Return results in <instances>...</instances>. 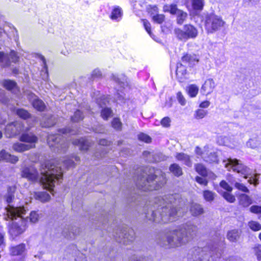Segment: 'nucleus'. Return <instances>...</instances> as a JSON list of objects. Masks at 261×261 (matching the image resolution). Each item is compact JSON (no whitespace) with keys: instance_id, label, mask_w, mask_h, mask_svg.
<instances>
[{"instance_id":"obj_43","label":"nucleus","mask_w":261,"mask_h":261,"mask_svg":"<svg viewBox=\"0 0 261 261\" xmlns=\"http://www.w3.org/2000/svg\"><path fill=\"white\" fill-rule=\"evenodd\" d=\"M207 114V111L206 110L199 109L195 112L194 117L196 119H201L203 118Z\"/></svg>"},{"instance_id":"obj_17","label":"nucleus","mask_w":261,"mask_h":261,"mask_svg":"<svg viewBox=\"0 0 261 261\" xmlns=\"http://www.w3.org/2000/svg\"><path fill=\"white\" fill-rule=\"evenodd\" d=\"M17 123H12L6 127V134L8 137H12L19 134L21 128Z\"/></svg>"},{"instance_id":"obj_41","label":"nucleus","mask_w":261,"mask_h":261,"mask_svg":"<svg viewBox=\"0 0 261 261\" xmlns=\"http://www.w3.org/2000/svg\"><path fill=\"white\" fill-rule=\"evenodd\" d=\"M240 234V232L238 230H232L229 231L227 233V239L231 242L237 241Z\"/></svg>"},{"instance_id":"obj_42","label":"nucleus","mask_w":261,"mask_h":261,"mask_svg":"<svg viewBox=\"0 0 261 261\" xmlns=\"http://www.w3.org/2000/svg\"><path fill=\"white\" fill-rule=\"evenodd\" d=\"M17 115L23 119H27L31 117L30 114L26 110L23 109H19L16 110Z\"/></svg>"},{"instance_id":"obj_22","label":"nucleus","mask_w":261,"mask_h":261,"mask_svg":"<svg viewBox=\"0 0 261 261\" xmlns=\"http://www.w3.org/2000/svg\"><path fill=\"white\" fill-rule=\"evenodd\" d=\"M56 123V118L50 115H46L43 117L40 124L42 127H49L53 126Z\"/></svg>"},{"instance_id":"obj_58","label":"nucleus","mask_w":261,"mask_h":261,"mask_svg":"<svg viewBox=\"0 0 261 261\" xmlns=\"http://www.w3.org/2000/svg\"><path fill=\"white\" fill-rule=\"evenodd\" d=\"M177 99L178 100V102L182 106H185L186 103V100L185 97L182 95V93L180 92H178L177 93Z\"/></svg>"},{"instance_id":"obj_11","label":"nucleus","mask_w":261,"mask_h":261,"mask_svg":"<svg viewBox=\"0 0 261 261\" xmlns=\"http://www.w3.org/2000/svg\"><path fill=\"white\" fill-rule=\"evenodd\" d=\"M175 32L180 40H186L190 38H195L198 35L197 29L191 24L185 25L183 30L178 29H176Z\"/></svg>"},{"instance_id":"obj_61","label":"nucleus","mask_w":261,"mask_h":261,"mask_svg":"<svg viewBox=\"0 0 261 261\" xmlns=\"http://www.w3.org/2000/svg\"><path fill=\"white\" fill-rule=\"evenodd\" d=\"M250 211L252 213L256 214H261V206L258 205H253L250 207Z\"/></svg>"},{"instance_id":"obj_5","label":"nucleus","mask_w":261,"mask_h":261,"mask_svg":"<svg viewBox=\"0 0 261 261\" xmlns=\"http://www.w3.org/2000/svg\"><path fill=\"white\" fill-rule=\"evenodd\" d=\"M196 226L191 223L161 234L158 243L163 247H175L188 242L195 234Z\"/></svg>"},{"instance_id":"obj_57","label":"nucleus","mask_w":261,"mask_h":261,"mask_svg":"<svg viewBox=\"0 0 261 261\" xmlns=\"http://www.w3.org/2000/svg\"><path fill=\"white\" fill-rule=\"evenodd\" d=\"M220 186L221 188L225 190L226 191V192H231L232 190V188L224 180H222L220 183Z\"/></svg>"},{"instance_id":"obj_3","label":"nucleus","mask_w":261,"mask_h":261,"mask_svg":"<svg viewBox=\"0 0 261 261\" xmlns=\"http://www.w3.org/2000/svg\"><path fill=\"white\" fill-rule=\"evenodd\" d=\"M16 190L15 186L9 187L7 193L5 195L6 201L9 204L6 208L8 218L13 221L9 229L10 234L15 237L23 233L27 228V221L23 218L26 210L23 207H14L10 205L14 198Z\"/></svg>"},{"instance_id":"obj_46","label":"nucleus","mask_w":261,"mask_h":261,"mask_svg":"<svg viewBox=\"0 0 261 261\" xmlns=\"http://www.w3.org/2000/svg\"><path fill=\"white\" fill-rule=\"evenodd\" d=\"M96 103L100 107L102 108L103 106H106L108 102V98L105 95L100 96L99 98H96Z\"/></svg>"},{"instance_id":"obj_64","label":"nucleus","mask_w":261,"mask_h":261,"mask_svg":"<svg viewBox=\"0 0 261 261\" xmlns=\"http://www.w3.org/2000/svg\"><path fill=\"white\" fill-rule=\"evenodd\" d=\"M161 124L164 126V127H168L170 125V119L168 117H164L162 120H161Z\"/></svg>"},{"instance_id":"obj_9","label":"nucleus","mask_w":261,"mask_h":261,"mask_svg":"<svg viewBox=\"0 0 261 261\" xmlns=\"http://www.w3.org/2000/svg\"><path fill=\"white\" fill-rule=\"evenodd\" d=\"M225 22L222 19L214 14L206 15L204 20L205 28L208 33H213L223 27Z\"/></svg>"},{"instance_id":"obj_59","label":"nucleus","mask_w":261,"mask_h":261,"mask_svg":"<svg viewBox=\"0 0 261 261\" xmlns=\"http://www.w3.org/2000/svg\"><path fill=\"white\" fill-rule=\"evenodd\" d=\"M101 72L99 69H95L91 73V77L93 79L99 78L101 76Z\"/></svg>"},{"instance_id":"obj_30","label":"nucleus","mask_w":261,"mask_h":261,"mask_svg":"<svg viewBox=\"0 0 261 261\" xmlns=\"http://www.w3.org/2000/svg\"><path fill=\"white\" fill-rule=\"evenodd\" d=\"M41 60L42 61V66H43V67L40 72V76L41 77V79L44 81H46L48 80V73L47 66L46 64L45 60L43 57H41Z\"/></svg>"},{"instance_id":"obj_6","label":"nucleus","mask_w":261,"mask_h":261,"mask_svg":"<svg viewBox=\"0 0 261 261\" xmlns=\"http://www.w3.org/2000/svg\"><path fill=\"white\" fill-rule=\"evenodd\" d=\"M140 171L143 173L138 175L136 185L143 191L158 190L166 182L165 174L160 170L146 167Z\"/></svg>"},{"instance_id":"obj_55","label":"nucleus","mask_w":261,"mask_h":261,"mask_svg":"<svg viewBox=\"0 0 261 261\" xmlns=\"http://www.w3.org/2000/svg\"><path fill=\"white\" fill-rule=\"evenodd\" d=\"M204 160L208 162H217L218 161L217 156L215 153H211L207 158H204Z\"/></svg>"},{"instance_id":"obj_16","label":"nucleus","mask_w":261,"mask_h":261,"mask_svg":"<svg viewBox=\"0 0 261 261\" xmlns=\"http://www.w3.org/2000/svg\"><path fill=\"white\" fill-rule=\"evenodd\" d=\"M143 155L149 162H160L166 159L165 156L161 153H153L148 151H144Z\"/></svg>"},{"instance_id":"obj_13","label":"nucleus","mask_w":261,"mask_h":261,"mask_svg":"<svg viewBox=\"0 0 261 261\" xmlns=\"http://www.w3.org/2000/svg\"><path fill=\"white\" fill-rule=\"evenodd\" d=\"M29 100L32 103L33 107L39 111H43L45 109V105L43 101L39 99L38 97L31 92L25 93Z\"/></svg>"},{"instance_id":"obj_31","label":"nucleus","mask_w":261,"mask_h":261,"mask_svg":"<svg viewBox=\"0 0 261 261\" xmlns=\"http://www.w3.org/2000/svg\"><path fill=\"white\" fill-rule=\"evenodd\" d=\"M261 145V140L258 136H254L250 138L247 142V146L251 148H255Z\"/></svg>"},{"instance_id":"obj_34","label":"nucleus","mask_w":261,"mask_h":261,"mask_svg":"<svg viewBox=\"0 0 261 261\" xmlns=\"http://www.w3.org/2000/svg\"><path fill=\"white\" fill-rule=\"evenodd\" d=\"M82 108L81 107V109L77 110L73 115V116H71V121L72 122H79L82 120L84 117V111H82Z\"/></svg>"},{"instance_id":"obj_50","label":"nucleus","mask_w":261,"mask_h":261,"mask_svg":"<svg viewBox=\"0 0 261 261\" xmlns=\"http://www.w3.org/2000/svg\"><path fill=\"white\" fill-rule=\"evenodd\" d=\"M152 19L154 22L161 24L164 21L165 16L163 14H156L153 16Z\"/></svg>"},{"instance_id":"obj_29","label":"nucleus","mask_w":261,"mask_h":261,"mask_svg":"<svg viewBox=\"0 0 261 261\" xmlns=\"http://www.w3.org/2000/svg\"><path fill=\"white\" fill-rule=\"evenodd\" d=\"M240 205L243 207H248L252 203L251 198L245 194H242L239 197Z\"/></svg>"},{"instance_id":"obj_38","label":"nucleus","mask_w":261,"mask_h":261,"mask_svg":"<svg viewBox=\"0 0 261 261\" xmlns=\"http://www.w3.org/2000/svg\"><path fill=\"white\" fill-rule=\"evenodd\" d=\"M198 87L194 84L190 85L187 87L188 93L191 97H195L198 94Z\"/></svg>"},{"instance_id":"obj_63","label":"nucleus","mask_w":261,"mask_h":261,"mask_svg":"<svg viewBox=\"0 0 261 261\" xmlns=\"http://www.w3.org/2000/svg\"><path fill=\"white\" fill-rule=\"evenodd\" d=\"M196 181L200 185L206 186L207 184V180L203 177L197 176L196 177Z\"/></svg>"},{"instance_id":"obj_32","label":"nucleus","mask_w":261,"mask_h":261,"mask_svg":"<svg viewBox=\"0 0 261 261\" xmlns=\"http://www.w3.org/2000/svg\"><path fill=\"white\" fill-rule=\"evenodd\" d=\"M190 211L192 215L197 216L202 214L203 213V210L202 206L197 203H193L191 206Z\"/></svg>"},{"instance_id":"obj_2","label":"nucleus","mask_w":261,"mask_h":261,"mask_svg":"<svg viewBox=\"0 0 261 261\" xmlns=\"http://www.w3.org/2000/svg\"><path fill=\"white\" fill-rule=\"evenodd\" d=\"M177 194L158 196L149 201L145 207L146 219L156 223H166L175 221L180 216L176 206L179 202Z\"/></svg>"},{"instance_id":"obj_62","label":"nucleus","mask_w":261,"mask_h":261,"mask_svg":"<svg viewBox=\"0 0 261 261\" xmlns=\"http://www.w3.org/2000/svg\"><path fill=\"white\" fill-rule=\"evenodd\" d=\"M0 101L6 105H8V98L5 95V92L3 90H0Z\"/></svg>"},{"instance_id":"obj_44","label":"nucleus","mask_w":261,"mask_h":261,"mask_svg":"<svg viewBox=\"0 0 261 261\" xmlns=\"http://www.w3.org/2000/svg\"><path fill=\"white\" fill-rule=\"evenodd\" d=\"M248 226L251 230L254 231L261 230V224L257 221H251L249 222Z\"/></svg>"},{"instance_id":"obj_18","label":"nucleus","mask_w":261,"mask_h":261,"mask_svg":"<svg viewBox=\"0 0 261 261\" xmlns=\"http://www.w3.org/2000/svg\"><path fill=\"white\" fill-rule=\"evenodd\" d=\"M217 142L220 145H224L233 148L237 146V143L233 139L226 136H220L217 138Z\"/></svg>"},{"instance_id":"obj_21","label":"nucleus","mask_w":261,"mask_h":261,"mask_svg":"<svg viewBox=\"0 0 261 261\" xmlns=\"http://www.w3.org/2000/svg\"><path fill=\"white\" fill-rule=\"evenodd\" d=\"M20 141L27 142L28 144L35 146V143L37 141V137L32 133H23L20 137Z\"/></svg>"},{"instance_id":"obj_8","label":"nucleus","mask_w":261,"mask_h":261,"mask_svg":"<svg viewBox=\"0 0 261 261\" xmlns=\"http://www.w3.org/2000/svg\"><path fill=\"white\" fill-rule=\"evenodd\" d=\"M76 130L69 128H63L58 130L57 134H50L47 137V143L49 147L57 152H64L68 147V143L64 139L63 135L67 136L76 135Z\"/></svg>"},{"instance_id":"obj_23","label":"nucleus","mask_w":261,"mask_h":261,"mask_svg":"<svg viewBox=\"0 0 261 261\" xmlns=\"http://www.w3.org/2000/svg\"><path fill=\"white\" fill-rule=\"evenodd\" d=\"M3 86L6 89L11 91L12 93L17 94L19 89L17 86L16 82L10 80H6L3 82Z\"/></svg>"},{"instance_id":"obj_60","label":"nucleus","mask_w":261,"mask_h":261,"mask_svg":"<svg viewBox=\"0 0 261 261\" xmlns=\"http://www.w3.org/2000/svg\"><path fill=\"white\" fill-rule=\"evenodd\" d=\"M254 252L258 260H261V245H257L254 247Z\"/></svg>"},{"instance_id":"obj_54","label":"nucleus","mask_w":261,"mask_h":261,"mask_svg":"<svg viewBox=\"0 0 261 261\" xmlns=\"http://www.w3.org/2000/svg\"><path fill=\"white\" fill-rule=\"evenodd\" d=\"M235 187L239 190H241L244 192H248L249 190L248 188L244 185L243 184H241L238 182H235L234 184Z\"/></svg>"},{"instance_id":"obj_53","label":"nucleus","mask_w":261,"mask_h":261,"mask_svg":"<svg viewBox=\"0 0 261 261\" xmlns=\"http://www.w3.org/2000/svg\"><path fill=\"white\" fill-rule=\"evenodd\" d=\"M124 95H125V94H124L123 90L118 89L117 94H116V98L117 99V101L119 100L121 102H122L123 100L124 99Z\"/></svg>"},{"instance_id":"obj_35","label":"nucleus","mask_w":261,"mask_h":261,"mask_svg":"<svg viewBox=\"0 0 261 261\" xmlns=\"http://www.w3.org/2000/svg\"><path fill=\"white\" fill-rule=\"evenodd\" d=\"M112 79L116 83V84L120 86V88H124V86H125L124 76L121 75V77H119L118 75L113 74L112 75Z\"/></svg>"},{"instance_id":"obj_40","label":"nucleus","mask_w":261,"mask_h":261,"mask_svg":"<svg viewBox=\"0 0 261 261\" xmlns=\"http://www.w3.org/2000/svg\"><path fill=\"white\" fill-rule=\"evenodd\" d=\"M217 191L227 201L232 203L235 201V197L230 194L231 192H223L222 190L219 189Z\"/></svg>"},{"instance_id":"obj_14","label":"nucleus","mask_w":261,"mask_h":261,"mask_svg":"<svg viewBox=\"0 0 261 261\" xmlns=\"http://www.w3.org/2000/svg\"><path fill=\"white\" fill-rule=\"evenodd\" d=\"M216 85L213 79L206 80L201 88V92L203 95H207L211 94L215 89Z\"/></svg>"},{"instance_id":"obj_7","label":"nucleus","mask_w":261,"mask_h":261,"mask_svg":"<svg viewBox=\"0 0 261 261\" xmlns=\"http://www.w3.org/2000/svg\"><path fill=\"white\" fill-rule=\"evenodd\" d=\"M223 164L228 170H232L233 171L243 175L244 178H249L248 181L250 184L256 186L258 184L259 175L252 174V170L244 165L241 161L228 158L224 160Z\"/></svg>"},{"instance_id":"obj_4","label":"nucleus","mask_w":261,"mask_h":261,"mask_svg":"<svg viewBox=\"0 0 261 261\" xmlns=\"http://www.w3.org/2000/svg\"><path fill=\"white\" fill-rule=\"evenodd\" d=\"M224 238L220 235L207 243L206 245L194 248L191 251L189 261H222L220 258L224 247Z\"/></svg>"},{"instance_id":"obj_19","label":"nucleus","mask_w":261,"mask_h":261,"mask_svg":"<svg viewBox=\"0 0 261 261\" xmlns=\"http://www.w3.org/2000/svg\"><path fill=\"white\" fill-rule=\"evenodd\" d=\"M176 74L179 82H184L188 78L186 69L181 63L177 64Z\"/></svg>"},{"instance_id":"obj_56","label":"nucleus","mask_w":261,"mask_h":261,"mask_svg":"<svg viewBox=\"0 0 261 261\" xmlns=\"http://www.w3.org/2000/svg\"><path fill=\"white\" fill-rule=\"evenodd\" d=\"M39 215L36 212H32L30 215V220L32 223H36L38 221Z\"/></svg>"},{"instance_id":"obj_1","label":"nucleus","mask_w":261,"mask_h":261,"mask_svg":"<svg viewBox=\"0 0 261 261\" xmlns=\"http://www.w3.org/2000/svg\"><path fill=\"white\" fill-rule=\"evenodd\" d=\"M79 160L78 156H74L63 158L61 164L57 160L48 161L41 164L39 173L33 166L26 167L22 168L21 176L32 181H39L44 189L51 193L55 184L62 179L64 169L74 167V161Z\"/></svg>"},{"instance_id":"obj_49","label":"nucleus","mask_w":261,"mask_h":261,"mask_svg":"<svg viewBox=\"0 0 261 261\" xmlns=\"http://www.w3.org/2000/svg\"><path fill=\"white\" fill-rule=\"evenodd\" d=\"M62 233L65 237L69 239L73 238L75 236L74 233L70 231V229L69 226L63 230Z\"/></svg>"},{"instance_id":"obj_24","label":"nucleus","mask_w":261,"mask_h":261,"mask_svg":"<svg viewBox=\"0 0 261 261\" xmlns=\"http://www.w3.org/2000/svg\"><path fill=\"white\" fill-rule=\"evenodd\" d=\"M72 143L74 145L79 146L82 150H87L90 147V142L86 138H81L73 140Z\"/></svg>"},{"instance_id":"obj_52","label":"nucleus","mask_w":261,"mask_h":261,"mask_svg":"<svg viewBox=\"0 0 261 261\" xmlns=\"http://www.w3.org/2000/svg\"><path fill=\"white\" fill-rule=\"evenodd\" d=\"M138 139L146 143H149L151 142V138L146 134L141 133L138 135Z\"/></svg>"},{"instance_id":"obj_20","label":"nucleus","mask_w":261,"mask_h":261,"mask_svg":"<svg viewBox=\"0 0 261 261\" xmlns=\"http://www.w3.org/2000/svg\"><path fill=\"white\" fill-rule=\"evenodd\" d=\"M18 161V158L17 156L9 153L5 150H2L0 152V162L5 161L12 164H15Z\"/></svg>"},{"instance_id":"obj_37","label":"nucleus","mask_w":261,"mask_h":261,"mask_svg":"<svg viewBox=\"0 0 261 261\" xmlns=\"http://www.w3.org/2000/svg\"><path fill=\"white\" fill-rule=\"evenodd\" d=\"M192 8L194 10L201 11L204 6V0H191Z\"/></svg>"},{"instance_id":"obj_27","label":"nucleus","mask_w":261,"mask_h":261,"mask_svg":"<svg viewBox=\"0 0 261 261\" xmlns=\"http://www.w3.org/2000/svg\"><path fill=\"white\" fill-rule=\"evenodd\" d=\"M34 145L17 142L13 145V149L16 152H21L34 148Z\"/></svg>"},{"instance_id":"obj_47","label":"nucleus","mask_w":261,"mask_h":261,"mask_svg":"<svg viewBox=\"0 0 261 261\" xmlns=\"http://www.w3.org/2000/svg\"><path fill=\"white\" fill-rule=\"evenodd\" d=\"M112 127L118 130H120L121 129L122 127V123L120 120L118 118H114L112 122Z\"/></svg>"},{"instance_id":"obj_12","label":"nucleus","mask_w":261,"mask_h":261,"mask_svg":"<svg viewBox=\"0 0 261 261\" xmlns=\"http://www.w3.org/2000/svg\"><path fill=\"white\" fill-rule=\"evenodd\" d=\"M165 12H169L172 14H176L177 16V22L181 24L184 23L187 17V13L179 10L177 8L176 5H166L164 7Z\"/></svg>"},{"instance_id":"obj_26","label":"nucleus","mask_w":261,"mask_h":261,"mask_svg":"<svg viewBox=\"0 0 261 261\" xmlns=\"http://www.w3.org/2000/svg\"><path fill=\"white\" fill-rule=\"evenodd\" d=\"M122 14L121 8L119 6H115L112 10L110 18L113 20L119 21L121 19Z\"/></svg>"},{"instance_id":"obj_45","label":"nucleus","mask_w":261,"mask_h":261,"mask_svg":"<svg viewBox=\"0 0 261 261\" xmlns=\"http://www.w3.org/2000/svg\"><path fill=\"white\" fill-rule=\"evenodd\" d=\"M112 111L111 109L105 108L101 110V116L103 119L107 120L109 117L112 116Z\"/></svg>"},{"instance_id":"obj_39","label":"nucleus","mask_w":261,"mask_h":261,"mask_svg":"<svg viewBox=\"0 0 261 261\" xmlns=\"http://www.w3.org/2000/svg\"><path fill=\"white\" fill-rule=\"evenodd\" d=\"M196 172L202 176L205 177L208 175V171L206 168L201 164H197L195 166Z\"/></svg>"},{"instance_id":"obj_51","label":"nucleus","mask_w":261,"mask_h":261,"mask_svg":"<svg viewBox=\"0 0 261 261\" xmlns=\"http://www.w3.org/2000/svg\"><path fill=\"white\" fill-rule=\"evenodd\" d=\"M142 22H143L144 28L145 29L147 32L148 33V34L150 35V36L151 37L153 38L152 37L151 32L150 24L149 22V21L146 19H143Z\"/></svg>"},{"instance_id":"obj_36","label":"nucleus","mask_w":261,"mask_h":261,"mask_svg":"<svg viewBox=\"0 0 261 261\" xmlns=\"http://www.w3.org/2000/svg\"><path fill=\"white\" fill-rule=\"evenodd\" d=\"M169 170L175 176H179L182 174L181 167L177 164L171 165Z\"/></svg>"},{"instance_id":"obj_10","label":"nucleus","mask_w":261,"mask_h":261,"mask_svg":"<svg viewBox=\"0 0 261 261\" xmlns=\"http://www.w3.org/2000/svg\"><path fill=\"white\" fill-rule=\"evenodd\" d=\"M114 236L117 242L126 245L134 240L135 232L132 228L125 225L118 228Z\"/></svg>"},{"instance_id":"obj_33","label":"nucleus","mask_w":261,"mask_h":261,"mask_svg":"<svg viewBox=\"0 0 261 261\" xmlns=\"http://www.w3.org/2000/svg\"><path fill=\"white\" fill-rule=\"evenodd\" d=\"M35 198L41 202H46L50 199V195L46 192H36L34 194Z\"/></svg>"},{"instance_id":"obj_48","label":"nucleus","mask_w":261,"mask_h":261,"mask_svg":"<svg viewBox=\"0 0 261 261\" xmlns=\"http://www.w3.org/2000/svg\"><path fill=\"white\" fill-rule=\"evenodd\" d=\"M203 197L207 201H212L214 199V193L210 191L206 190L203 192Z\"/></svg>"},{"instance_id":"obj_25","label":"nucleus","mask_w":261,"mask_h":261,"mask_svg":"<svg viewBox=\"0 0 261 261\" xmlns=\"http://www.w3.org/2000/svg\"><path fill=\"white\" fill-rule=\"evenodd\" d=\"M175 158L177 161L181 162L187 166L191 167L192 165L190 155L185 153H177L175 155Z\"/></svg>"},{"instance_id":"obj_28","label":"nucleus","mask_w":261,"mask_h":261,"mask_svg":"<svg viewBox=\"0 0 261 261\" xmlns=\"http://www.w3.org/2000/svg\"><path fill=\"white\" fill-rule=\"evenodd\" d=\"M182 61L184 63H188L190 66H192L198 62L199 59L195 55L187 54L182 58Z\"/></svg>"},{"instance_id":"obj_15","label":"nucleus","mask_w":261,"mask_h":261,"mask_svg":"<svg viewBox=\"0 0 261 261\" xmlns=\"http://www.w3.org/2000/svg\"><path fill=\"white\" fill-rule=\"evenodd\" d=\"M25 250L24 244H19L10 248V254L12 256H17L18 261H22L24 257Z\"/></svg>"}]
</instances>
